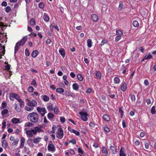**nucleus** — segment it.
<instances>
[{
  "label": "nucleus",
  "instance_id": "obj_23",
  "mask_svg": "<svg viewBox=\"0 0 156 156\" xmlns=\"http://www.w3.org/2000/svg\"><path fill=\"white\" fill-rule=\"evenodd\" d=\"M124 148L123 147H121V148L120 150V156H126V154L125 153V152L124 150H124Z\"/></svg>",
  "mask_w": 156,
  "mask_h": 156
},
{
  "label": "nucleus",
  "instance_id": "obj_60",
  "mask_svg": "<svg viewBox=\"0 0 156 156\" xmlns=\"http://www.w3.org/2000/svg\"><path fill=\"white\" fill-rule=\"evenodd\" d=\"M25 55L27 56H29L30 55L29 51V50L26 48L25 51Z\"/></svg>",
  "mask_w": 156,
  "mask_h": 156
},
{
  "label": "nucleus",
  "instance_id": "obj_42",
  "mask_svg": "<svg viewBox=\"0 0 156 156\" xmlns=\"http://www.w3.org/2000/svg\"><path fill=\"white\" fill-rule=\"evenodd\" d=\"M133 26L135 27H137L139 26L138 22L137 21H134L133 23Z\"/></svg>",
  "mask_w": 156,
  "mask_h": 156
},
{
  "label": "nucleus",
  "instance_id": "obj_35",
  "mask_svg": "<svg viewBox=\"0 0 156 156\" xmlns=\"http://www.w3.org/2000/svg\"><path fill=\"white\" fill-rule=\"evenodd\" d=\"M7 104L6 103L5 101H3L2 104L1 109H3L6 107Z\"/></svg>",
  "mask_w": 156,
  "mask_h": 156
},
{
  "label": "nucleus",
  "instance_id": "obj_44",
  "mask_svg": "<svg viewBox=\"0 0 156 156\" xmlns=\"http://www.w3.org/2000/svg\"><path fill=\"white\" fill-rule=\"evenodd\" d=\"M116 34L118 35V36H122V35L123 34L122 32L120 30H117L116 31Z\"/></svg>",
  "mask_w": 156,
  "mask_h": 156
},
{
  "label": "nucleus",
  "instance_id": "obj_40",
  "mask_svg": "<svg viewBox=\"0 0 156 156\" xmlns=\"http://www.w3.org/2000/svg\"><path fill=\"white\" fill-rule=\"evenodd\" d=\"M122 107H119V112L121 114V118H122L123 117V114L124 112L122 110Z\"/></svg>",
  "mask_w": 156,
  "mask_h": 156
},
{
  "label": "nucleus",
  "instance_id": "obj_64",
  "mask_svg": "<svg viewBox=\"0 0 156 156\" xmlns=\"http://www.w3.org/2000/svg\"><path fill=\"white\" fill-rule=\"evenodd\" d=\"M134 144L136 146H138L140 144V142L139 140H136L135 143Z\"/></svg>",
  "mask_w": 156,
  "mask_h": 156
},
{
  "label": "nucleus",
  "instance_id": "obj_52",
  "mask_svg": "<svg viewBox=\"0 0 156 156\" xmlns=\"http://www.w3.org/2000/svg\"><path fill=\"white\" fill-rule=\"evenodd\" d=\"M2 129L4 130L6 126V122L5 121H3L2 123Z\"/></svg>",
  "mask_w": 156,
  "mask_h": 156
},
{
  "label": "nucleus",
  "instance_id": "obj_7",
  "mask_svg": "<svg viewBox=\"0 0 156 156\" xmlns=\"http://www.w3.org/2000/svg\"><path fill=\"white\" fill-rule=\"evenodd\" d=\"M9 99L11 101H13L14 98L16 99L18 101V100L19 99V98L20 96L16 94L12 93L9 94Z\"/></svg>",
  "mask_w": 156,
  "mask_h": 156
},
{
  "label": "nucleus",
  "instance_id": "obj_55",
  "mask_svg": "<svg viewBox=\"0 0 156 156\" xmlns=\"http://www.w3.org/2000/svg\"><path fill=\"white\" fill-rule=\"evenodd\" d=\"M104 130L107 133H108L110 132L109 129L106 126H104L103 127Z\"/></svg>",
  "mask_w": 156,
  "mask_h": 156
},
{
  "label": "nucleus",
  "instance_id": "obj_46",
  "mask_svg": "<svg viewBox=\"0 0 156 156\" xmlns=\"http://www.w3.org/2000/svg\"><path fill=\"white\" fill-rule=\"evenodd\" d=\"M54 113L55 114H58L59 112V111L58 108L55 107L54 108Z\"/></svg>",
  "mask_w": 156,
  "mask_h": 156
},
{
  "label": "nucleus",
  "instance_id": "obj_11",
  "mask_svg": "<svg viewBox=\"0 0 156 156\" xmlns=\"http://www.w3.org/2000/svg\"><path fill=\"white\" fill-rule=\"evenodd\" d=\"M48 149L49 151L54 152L55 150V146L53 144H48Z\"/></svg>",
  "mask_w": 156,
  "mask_h": 156
},
{
  "label": "nucleus",
  "instance_id": "obj_21",
  "mask_svg": "<svg viewBox=\"0 0 156 156\" xmlns=\"http://www.w3.org/2000/svg\"><path fill=\"white\" fill-rule=\"evenodd\" d=\"M77 79L80 81H82L84 79L83 75L80 73H78L77 75Z\"/></svg>",
  "mask_w": 156,
  "mask_h": 156
},
{
  "label": "nucleus",
  "instance_id": "obj_54",
  "mask_svg": "<svg viewBox=\"0 0 156 156\" xmlns=\"http://www.w3.org/2000/svg\"><path fill=\"white\" fill-rule=\"evenodd\" d=\"M122 36H117L115 37V42H118L119 40H120Z\"/></svg>",
  "mask_w": 156,
  "mask_h": 156
},
{
  "label": "nucleus",
  "instance_id": "obj_53",
  "mask_svg": "<svg viewBox=\"0 0 156 156\" xmlns=\"http://www.w3.org/2000/svg\"><path fill=\"white\" fill-rule=\"evenodd\" d=\"M11 8L10 6H7L5 9V11L6 12L9 13L11 11Z\"/></svg>",
  "mask_w": 156,
  "mask_h": 156
},
{
  "label": "nucleus",
  "instance_id": "obj_31",
  "mask_svg": "<svg viewBox=\"0 0 156 156\" xmlns=\"http://www.w3.org/2000/svg\"><path fill=\"white\" fill-rule=\"evenodd\" d=\"M56 91L59 93H61L64 92V90L62 88L59 87L56 89Z\"/></svg>",
  "mask_w": 156,
  "mask_h": 156
},
{
  "label": "nucleus",
  "instance_id": "obj_33",
  "mask_svg": "<svg viewBox=\"0 0 156 156\" xmlns=\"http://www.w3.org/2000/svg\"><path fill=\"white\" fill-rule=\"evenodd\" d=\"M54 115L52 113L50 112L47 115V117L48 118L50 119L51 120V119L53 118H54Z\"/></svg>",
  "mask_w": 156,
  "mask_h": 156
},
{
  "label": "nucleus",
  "instance_id": "obj_8",
  "mask_svg": "<svg viewBox=\"0 0 156 156\" xmlns=\"http://www.w3.org/2000/svg\"><path fill=\"white\" fill-rule=\"evenodd\" d=\"M79 114L80 115L81 118L82 120L85 121L87 120V116L88 115V114L87 112H80Z\"/></svg>",
  "mask_w": 156,
  "mask_h": 156
},
{
  "label": "nucleus",
  "instance_id": "obj_25",
  "mask_svg": "<svg viewBox=\"0 0 156 156\" xmlns=\"http://www.w3.org/2000/svg\"><path fill=\"white\" fill-rule=\"evenodd\" d=\"M95 76L98 79H100L101 78V72L99 71H96Z\"/></svg>",
  "mask_w": 156,
  "mask_h": 156
},
{
  "label": "nucleus",
  "instance_id": "obj_17",
  "mask_svg": "<svg viewBox=\"0 0 156 156\" xmlns=\"http://www.w3.org/2000/svg\"><path fill=\"white\" fill-rule=\"evenodd\" d=\"M91 18L92 20L94 22H96L98 20V16L95 14H92L91 16Z\"/></svg>",
  "mask_w": 156,
  "mask_h": 156
},
{
  "label": "nucleus",
  "instance_id": "obj_62",
  "mask_svg": "<svg viewBox=\"0 0 156 156\" xmlns=\"http://www.w3.org/2000/svg\"><path fill=\"white\" fill-rule=\"evenodd\" d=\"M70 75L72 78H74L76 76L75 74L73 72H71L70 73Z\"/></svg>",
  "mask_w": 156,
  "mask_h": 156
},
{
  "label": "nucleus",
  "instance_id": "obj_10",
  "mask_svg": "<svg viewBox=\"0 0 156 156\" xmlns=\"http://www.w3.org/2000/svg\"><path fill=\"white\" fill-rule=\"evenodd\" d=\"M68 130L71 133L75 134L76 135L79 136L80 135V133L79 132L74 129H72L70 127H68Z\"/></svg>",
  "mask_w": 156,
  "mask_h": 156
},
{
  "label": "nucleus",
  "instance_id": "obj_4",
  "mask_svg": "<svg viewBox=\"0 0 156 156\" xmlns=\"http://www.w3.org/2000/svg\"><path fill=\"white\" fill-rule=\"evenodd\" d=\"M37 110L41 114L42 117L44 116L45 114L47 112L46 109L44 108L38 107L37 108Z\"/></svg>",
  "mask_w": 156,
  "mask_h": 156
},
{
  "label": "nucleus",
  "instance_id": "obj_47",
  "mask_svg": "<svg viewBox=\"0 0 156 156\" xmlns=\"http://www.w3.org/2000/svg\"><path fill=\"white\" fill-rule=\"evenodd\" d=\"M44 4L43 2H40L38 5V6L39 8L43 9L44 8Z\"/></svg>",
  "mask_w": 156,
  "mask_h": 156
},
{
  "label": "nucleus",
  "instance_id": "obj_48",
  "mask_svg": "<svg viewBox=\"0 0 156 156\" xmlns=\"http://www.w3.org/2000/svg\"><path fill=\"white\" fill-rule=\"evenodd\" d=\"M31 84L34 86V87L37 86V83L36 80L33 79L31 83Z\"/></svg>",
  "mask_w": 156,
  "mask_h": 156
},
{
  "label": "nucleus",
  "instance_id": "obj_16",
  "mask_svg": "<svg viewBox=\"0 0 156 156\" xmlns=\"http://www.w3.org/2000/svg\"><path fill=\"white\" fill-rule=\"evenodd\" d=\"M25 142V139L24 137H22L20 139V148H22L24 146V143Z\"/></svg>",
  "mask_w": 156,
  "mask_h": 156
},
{
  "label": "nucleus",
  "instance_id": "obj_6",
  "mask_svg": "<svg viewBox=\"0 0 156 156\" xmlns=\"http://www.w3.org/2000/svg\"><path fill=\"white\" fill-rule=\"evenodd\" d=\"M64 134L62 129L59 128L58 129V132L56 137L59 139H62L63 136Z\"/></svg>",
  "mask_w": 156,
  "mask_h": 156
},
{
  "label": "nucleus",
  "instance_id": "obj_20",
  "mask_svg": "<svg viewBox=\"0 0 156 156\" xmlns=\"http://www.w3.org/2000/svg\"><path fill=\"white\" fill-rule=\"evenodd\" d=\"M8 143L7 141L5 140H3L2 141V147L5 149L7 148L8 146Z\"/></svg>",
  "mask_w": 156,
  "mask_h": 156
},
{
  "label": "nucleus",
  "instance_id": "obj_9",
  "mask_svg": "<svg viewBox=\"0 0 156 156\" xmlns=\"http://www.w3.org/2000/svg\"><path fill=\"white\" fill-rule=\"evenodd\" d=\"M120 89L123 91H125L127 88V83L125 82L122 83L120 85Z\"/></svg>",
  "mask_w": 156,
  "mask_h": 156
},
{
  "label": "nucleus",
  "instance_id": "obj_5",
  "mask_svg": "<svg viewBox=\"0 0 156 156\" xmlns=\"http://www.w3.org/2000/svg\"><path fill=\"white\" fill-rule=\"evenodd\" d=\"M24 130L26 131L25 133L28 137H32L33 136V135H35L33 129L27 130V128H25Z\"/></svg>",
  "mask_w": 156,
  "mask_h": 156
},
{
  "label": "nucleus",
  "instance_id": "obj_45",
  "mask_svg": "<svg viewBox=\"0 0 156 156\" xmlns=\"http://www.w3.org/2000/svg\"><path fill=\"white\" fill-rule=\"evenodd\" d=\"M151 112L152 114H154L156 113V111L155 109V107L153 106L151 108Z\"/></svg>",
  "mask_w": 156,
  "mask_h": 156
},
{
  "label": "nucleus",
  "instance_id": "obj_24",
  "mask_svg": "<svg viewBox=\"0 0 156 156\" xmlns=\"http://www.w3.org/2000/svg\"><path fill=\"white\" fill-rule=\"evenodd\" d=\"M103 119L104 120L107 122L109 121L110 120L109 116L106 114H104L103 115Z\"/></svg>",
  "mask_w": 156,
  "mask_h": 156
},
{
  "label": "nucleus",
  "instance_id": "obj_27",
  "mask_svg": "<svg viewBox=\"0 0 156 156\" xmlns=\"http://www.w3.org/2000/svg\"><path fill=\"white\" fill-rule=\"evenodd\" d=\"M87 45L88 48H90L92 46V40L90 39H88L87 41Z\"/></svg>",
  "mask_w": 156,
  "mask_h": 156
},
{
  "label": "nucleus",
  "instance_id": "obj_32",
  "mask_svg": "<svg viewBox=\"0 0 156 156\" xmlns=\"http://www.w3.org/2000/svg\"><path fill=\"white\" fill-rule=\"evenodd\" d=\"M49 100V97L46 95H44L43 96V100L44 102H48Z\"/></svg>",
  "mask_w": 156,
  "mask_h": 156
},
{
  "label": "nucleus",
  "instance_id": "obj_61",
  "mask_svg": "<svg viewBox=\"0 0 156 156\" xmlns=\"http://www.w3.org/2000/svg\"><path fill=\"white\" fill-rule=\"evenodd\" d=\"M15 108L16 110L18 112H20L21 111V109L19 107L17 106L16 104V105L15 106Z\"/></svg>",
  "mask_w": 156,
  "mask_h": 156
},
{
  "label": "nucleus",
  "instance_id": "obj_57",
  "mask_svg": "<svg viewBox=\"0 0 156 156\" xmlns=\"http://www.w3.org/2000/svg\"><path fill=\"white\" fill-rule=\"evenodd\" d=\"M70 143H72L73 144H75L76 143V141L75 139H73L71 140H70L69 141V144Z\"/></svg>",
  "mask_w": 156,
  "mask_h": 156
},
{
  "label": "nucleus",
  "instance_id": "obj_63",
  "mask_svg": "<svg viewBox=\"0 0 156 156\" xmlns=\"http://www.w3.org/2000/svg\"><path fill=\"white\" fill-rule=\"evenodd\" d=\"M60 120V121L62 123L64 122L65 121V119L63 117H61Z\"/></svg>",
  "mask_w": 156,
  "mask_h": 156
},
{
  "label": "nucleus",
  "instance_id": "obj_41",
  "mask_svg": "<svg viewBox=\"0 0 156 156\" xmlns=\"http://www.w3.org/2000/svg\"><path fill=\"white\" fill-rule=\"evenodd\" d=\"M108 43V41L107 40L105 39L102 40L100 44V46H102L105 44H107Z\"/></svg>",
  "mask_w": 156,
  "mask_h": 156
},
{
  "label": "nucleus",
  "instance_id": "obj_56",
  "mask_svg": "<svg viewBox=\"0 0 156 156\" xmlns=\"http://www.w3.org/2000/svg\"><path fill=\"white\" fill-rule=\"evenodd\" d=\"M47 109L49 111H52L53 109V108L52 105H49L47 106Z\"/></svg>",
  "mask_w": 156,
  "mask_h": 156
},
{
  "label": "nucleus",
  "instance_id": "obj_15",
  "mask_svg": "<svg viewBox=\"0 0 156 156\" xmlns=\"http://www.w3.org/2000/svg\"><path fill=\"white\" fill-rule=\"evenodd\" d=\"M102 154L104 156H107L108 155V151L105 146H103L102 147Z\"/></svg>",
  "mask_w": 156,
  "mask_h": 156
},
{
  "label": "nucleus",
  "instance_id": "obj_22",
  "mask_svg": "<svg viewBox=\"0 0 156 156\" xmlns=\"http://www.w3.org/2000/svg\"><path fill=\"white\" fill-rule=\"evenodd\" d=\"M43 19L46 22H48L49 20V17L46 13H44V14Z\"/></svg>",
  "mask_w": 156,
  "mask_h": 156
},
{
  "label": "nucleus",
  "instance_id": "obj_28",
  "mask_svg": "<svg viewBox=\"0 0 156 156\" xmlns=\"http://www.w3.org/2000/svg\"><path fill=\"white\" fill-rule=\"evenodd\" d=\"M73 88L75 90H79V86L76 83H74L73 84Z\"/></svg>",
  "mask_w": 156,
  "mask_h": 156
},
{
  "label": "nucleus",
  "instance_id": "obj_2",
  "mask_svg": "<svg viewBox=\"0 0 156 156\" xmlns=\"http://www.w3.org/2000/svg\"><path fill=\"white\" fill-rule=\"evenodd\" d=\"M27 40V36L24 37L20 41L16 43L15 47L14 52L16 53L19 49L20 46L24 45Z\"/></svg>",
  "mask_w": 156,
  "mask_h": 156
},
{
  "label": "nucleus",
  "instance_id": "obj_19",
  "mask_svg": "<svg viewBox=\"0 0 156 156\" xmlns=\"http://www.w3.org/2000/svg\"><path fill=\"white\" fill-rule=\"evenodd\" d=\"M41 138L38 136L37 138H34L33 140V142L35 144L38 143L41 141Z\"/></svg>",
  "mask_w": 156,
  "mask_h": 156
},
{
  "label": "nucleus",
  "instance_id": "obj_26",
  "mask_svg": "<svg viewBox=\"0 0 156 156\" xmlns=\"http://www.w3.org/2000/svg\"><path fill=\"white\" fill-rule=\"evenodd\" d=\"M33 130L35 135L37 134V132H39L41 131V129L38 127H36L34 129H33Z\"/></svg>",
  "mask_w": 156,
  "mask_h": 156
},
{
  "label": "nucleus",
  "instance_id": "obj_30",
  "mask_svg": "<svg viewBox=\"0 0 156 156\" xmlns=\"http://www.w3.org/2000/svg\"><path fill=\"white\" fill-rule=\"evenodd\" d=\"M114 82L115 83H119L120 82L119 78L118 77H115L114 79Z\"/></svg>",
  "mask_w": 156,
  "mask_h": 156
},
{
  "label": "nucleus",
  "instance_id": "obj_3",
  "mask_svg": "<svg viewBox=\"0 0 156 156\" xmlns=\"http://www.w3.org/2000/svg\"><path fill=\"white\" fill-rule=\"evenodd\" d=\"M26 101H27V105L33 108L37 105V102L34 100L33 99L30 101L28 99H27Z\"/></svg>",
  "mask_w": 156,
  "mask_h": 156
},
{
  "label": "nucleus",
  "instance_id": "obj_59",
  "mask_svg": "<svg viewBox=\"0 0 156 156\" xmlns=\"http://www.w3.org/2000/svg\"><path fill=\"white\" fill-rule=\"evenodd\" d=\"M122 66H123V68L122 69L123 70L122 73L123 74H125L126 73V67L124 66V65H122Z\"/></svg>",
  "mask_w": 156,
  "mask_h": 156
},
{
  "label": "nucleus",
  "instance_id": "obj_43",
  "mask_svg": "<svg viewBox=\"0 0 156 156\" xmlns=\"http://www.w3.org/2000/svg\"><path fill=\"white\" fill-rule=\"evenodd\" d=\"M30 24L31 26H34L35 25V20L33 19H31L30 21Z\"/></svg>",
  "mask_w": 156,
  "mask_h": 156
},
{
  "label": "nucleus",
  "instance_id": "obj_37",
  "mask_svg": "<svg viewBox=\"0 0 156 156\" xmlns=\"http://www.w3.org/2000/svg\"><path fill=\"white\" fill-rule=\"evenodd\" d=\"M123 2L121 1H120L119 5L118 8V10H121L123 8Z\"/></svg>",
  "mask_w": 156,
  "mask_h": 156
},
{
  "label": "nucleus",
  "instance_id": "obj_38",
  "mask_svg": "<svg viewBox=\"0 0 156 156\" xmlns=\"http://www.w3.org/2000/svg\"><path fill=\"white\" fill-rule=\"evenodd\" d=\"M24 109L25 110H27L28 112H30L33 110L34 108L33 107L30 108L28 106H25Z\"/></svg>",
  "mask_w": 156,
  "mask_h": 156
},
{
  "label": "nucleus",
  "instance_id": "obj_50",
  "mask_svg": "<svg viewBox=\"0 0 156 156\" xmlns=\"http://www.w3.org/2000/svg\"><path fill=\"white\" fill-rule=\"evenodd\" d=\"M34 90V88L32 86H29L28 88V91L30 92H33Z\"/></svg>",
  "mask_w": 156,
  "mask_h": 156
},
{
  "label": "nucleus",
  "instance_id": "obj_14",
  "mask_svg": "<svg viewBox=\"0 0 156 156\" xmlns=\"http://www.w3.org/2000/svg\"><path fill=\"white\" fill-rule=\"evenodd\" d=\"M11 122L12 123L14 124L20 123H21V122L20 121V119H19L16 118H13L11 119Z\"/></svg>",
  "mask_w": 156,
  "mask_h": 156
},
{
  "label": "nucleus",
  "instance_id": "obj_51",
  "mask_svg": "<svg viewBox=\"0 0 156 156\" xmlns=\"http://www.w3.org/2000/svg\"><path fill=\"white\" fill-rule=\"evenodd\" d=\"M131 99L132 101L134 102L136 100V98L135 95L133 94L130 95Z\"/></svg>",
  "mask_w": 156,
  "mask_h": 156
},
{
  "label": "nucleus",
  "instance_id": "obj_12",
  "mask_svg": "<svg viewBox=\"0 0 156 156\" xmlns=\"http://www.w3.org/2000/svg\"><path fill=\"white\" fill-rule=\"evenodd\" d=\"M109 149L113 154H115L117 153L116 147L114 146L111 145L109 147Z\"/></svg>",
  "mask_w": 156,
  "mask_h": 156
},
{
  "label": "nucleus",
  "instance_id": "obj_39",
  "mask_svg": "<svg viewBox=\"0 0 156 156\" xmlns=\"http://www.w3.org/2000/svg\"><path fill=\"white\" fill-rule=\"evenodd\" d=\"M19 141V140L18 139H16L12 143V145L13 146H17L18 144Z\"/></svg>",
  "mask_w": 156,
  "mask_h": 156
},
{
  "label": "nucleus",
  "instance_id": "obj_29",
  "mask_svg": "<svg viewBox=\"0 0 156 156\" xmlns=\"http://www.w3.org/2000/svg\"><path fill=\"white\" fill-rule=\"evenodd\" d=\"M18 101L20 103V107L23 108L24 106V102L22 100L20 99L18 100Z\"/></svg>",
  "mask_w": 156,
  "mask_h": 156
},
{
  "label": "nucleus",
  "instance_id": "obj_49",
  "mask_svg": "<svg viewBox=\"0 0 156 156\" xmlns=\"http://www.w3.org/2000/svg\"><path fill=\"white\" fill-rule=\"evenodd\" d=\"M33 125V124L32 123L30 122H28L26 123L25 125V127H31Z\"/></svg>",
  "mask_w": 156,
  "mask_h": 156
},
{
  "label": "nucleus",
  "instance_id": "obj_36",
  "mask_svg": "<svg viewBox=\"0 0 156 156\" xmlns=\"http://www.w3.org/2000/svg\"><path fill=\"white\" fill-rule=\"evenodd\" d=\"M8 113V110L7 109H5L2 111L1 114L3 116Z\"/></svg>",
  "mask_w": 156,
  "mask_h": 156
},
{
  "label": "nucleus",
  "instance_id": "obj_13",
  "mask_svg": "<svg viewBox=\"0 0 156 156\" xmlns=\"http://www.w3.org/2000/svg\"><path fill=\"white\" fill-rule=\"evenodd\" d=\"M58 51L62 57L64 58L66 55V52L64 48H61Z\"/></svg>",
  "mask_w": 156,
  "mask_h": 156
},
{
  "label": "nucleus",
  "instance_id": "obj_1",
  "mask_svg": "<svg viewBox=\"0 0 156 156\" xmlns=\"http://www.w3.org/2000/svg\"><path fill=\"white\" fill-rule=\"evenodd\" d=\"M39 116L36 112L30 113L28 115V119L31 122L34 123L37 122L38 120Z\"/></svg>",
  "mask_w": 156,
  "mask_h": 156
},
{
  "label": "nucleus",
  "instance_id": "obj_18",
  "mask_svg": "<svg viewBox=\"0 0 156 156\" xmlns=\"http://www.w3.org/2000/svg\"><path fill=\"white\" fill-rule=\"evenodd\" d=\"M39 54L38 51L37 50H35L33 51L31 54V56L34 58H36Z\"/></svg>",
  "mask_w": 156,
  "mask_h": 156
},
{
  "label": "nucleus",
  "instance_id": "obj_58",
  "mask_svg": "<svg viewBox=\"0 0 156 156\" xmlns=\"http://www.w3.org/2000/svg\"><path fill=\"white\" fill-rule=\"evenodd\" d=\"M144 145L145 146V147L147 149H149V143L147 142H144Z\"/></svg>",
  "mask_w": 156,
  "mask_h": 156
},
{
  "label": "nucleus",
  "instance_id": "obj_34",
  "mask_svg": "<svg viewBox=\"0 0 156 156\" xmlns=\"http://www.w3.org/2000/svg\"><path fill=\"white\" fill-rule=\"evenodd\" d=\"M144 59H149L151 58H152L153 56L150 53H149L148 55H146L144 56Z\"/></svg>",
  "mask_w": 156,
  "mask_h": 156
}]
</instances>
